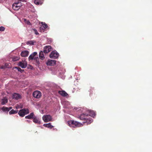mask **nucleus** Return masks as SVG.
Segmentation results:
<instances>
[{
  "mask_svg": "<svg viewBox=\"0 0 152 152\" xmlns=\"http://www.w3.org/2000/svg\"><path fill=\"white\" fill-rule=\"evenodd\" d=\"M69 126L72 127H80L83 125L80 123L74 121H71L68 122Z\"/></svg>",
  "mask_w": 152,
  "mask_h": 152,
  "instance_id": "1",
  "label": "nucleus"
},
{
  "mask_svg": "<svg viewBox=\"0 0 152 152\" xmlns=\"http://www.w3.org/2000/svg\"><path fill=\"white\" fill-rule=\"evenodd\" d=\"M29 110L27 108H23V109L20 110L18 113V114L21 117H24L25 115L28 114L29 113Z\"/></svg>",
  "mask_w": 152,
  "mask_h": 152,
  "instance_id": "2",
  "label": "nucleus"
},
{
  "mask_svg": "<svg viewBox=\"0 0 152 152\" xmlns=\"http://www.w3.org/2000/svg\"><path fill=\"white\" fill-rule=\"evenodd\" d=\"M59 54L56 51H53L50 55V58L56 59L58 57Z\"/></svg>",
  "mask_w": 152,
  "mask_h": 152,
  "instance_id": "3",
  "label": "nucleus"
},
{
  "mask_svg": "<svg viewBox=\"0 0 152 152\" xmlns=\"http://www.w3.org/2000/svg\"><path fill=\"white\" fill-rule=\"evenodd\" d=\"M52 117L50 115H44L42 117V119L45 122H47L51 121Z\"/></svg>",
  "mask_w": 152,
  "mask_h": 152,
  "instance_id": "4",
  "label": "nucleus"
},
{
  "mask_svg": "<svg viewBox=\"0 0 152 152\" xmlns=\"http://www.w3.org/2000/svg\"><path fill=\"white\" fill-rule=\"evenodd\" d=\"M33 95L35 98H39L41 96V94L39 91H36L33 92Z\"/></svg>",
  "mask_w": 152,
  "mask_h": 152,
  "instance_id": "5",
  "label": "nucleus"
},
{
  "mask_svg": "<svg viewBox=\"0 0 152 152\" xmlns=\"http://www.w3.org/2000/svg\"><path fill=\"white\" fill-rule=\"evenodd\" d=\"M27 63L25 61H22L18 63V65L23 68H25L27 66Z\"/></svg>",
  "mask_w": 152,
  "mask_h": 152,
  "instance_id": "6",
  "label": "nucleus"
},
{
  "mask_svg": "<svg viewBox=\"0 0 152 152\" xmlns=\"http://www.w3.org/2000/svg\"><path fill=\"white\" fill-rule=\"evenodd\" d=\"M51 47L50 46H46L44 48L43 52L45 53H48L51 51Z\"/></svg>",
  "mask_w": 152,
  "mask_h": 152,
  "instance_id": "7",
  "label": "nucleus"
},
{
  "mask_svg": "<svg viewBox=\"0 0 152 152\" xmlns=\"http://www.w3.org/2000/svg\"><path fill=\"white\" fill-rule=\"evenodd\" d=\"M19 2H16L13 4L12 5V8L15 10H18L20 8V5H18Z\"/></svg>",
  "mask_w": 152,
  "mask_h": 152,
  "instance_id": "8",
  "label": "nucleus"
},
{
  "mask_svg": "<svg viewBox=\"0 0 152 152\" xmlns=\"http://www.w3.org/2000/svg\"><path fill=\"white\" fill-rule=\"evenodd\" d=\"M92 121V119L88 116L83 123H86L87 124H89L91 123Z\"/></svg>",
  "mask_w": 152,
  "mask_h": 152,
  "instance_id": "9",
  "label": "nucleus"
},
{
  "mask_svg": "<svg viewBox=\"0 0 152 152\" xmlns=\"http://www.w3.org/2000/svg\"><path fill=\"white\" fill-rule=\"evenodd\" d=\"M56 61L53 60H49L47 62V64L48 66H53L56 64Z\"/></svg>",
  "mask_w": 152,
  "mask_h": 152,
  "instance_id": "10",
  "label": "nucleus"
},
{
  "mask_svg": "<svg viewBox=\"0 0 152 152\" xmlns=\"http://www.w3.org/2000/svg\"><path fill=\"white\" fill-rule=\"evenodd\" d=\"M58 93L61 96L63 97H66L68 96V94L64 91H58Z\"/></svg>",
  "mask_w": 152,
  "mask_h": 152,
  "instance_id": "11",
  "label": "nucleus"
},
{
  "mask_svg": "<svg viewBox=\"0 0 152 152\" xmlns=\"http://www.w3.org/2000/svg\"><path fill=\"white\" fill-rule=\"evenodd\" d=\"M13 98L15 99L16 100H18L21 98V96L19 94L17 93H14L13 95Z\"/></svg>",
  "mask_w": 152,
  "mask_h": 152,
  "instance_id": "12",
  "label": "nucleus"
},
{
  "mask_svg": "<svg viewBox=\"0 0 152 152\" xmlns=\"http://www.w3.org/2000/svg\"><path fill=\"white\" fill-rule=\"evenodd\" d=\"M88 116V114H82L80 115V120H83L84 121Z\"/></svg>",
  "mask_w": 152,
  "mask_h": 152,
  "instance_id": "13",
  "label": "nucleus"
},
{
  "mask_svg": "<svg viewBox=\"0 0 152 152\" xmlns=\"http://www.w3.org/2000/svg\"><path fill=\"white\" fill-rule=\"evenodd\" d=\"M29 52L27 50L22 51L21 53V55L22 57H26L28 56Z\"/></svg>",
  "mask_w": 152,
  "mask_h": 152,
  "instance_id": "14",
  "label": "nucleus"
},
{
  "mask_svg": "<svg viewBox=\"0 0 152 152\" xmlns=\"http://www.w3.org/2000/svg\"><path fill=\"white\" fill-rule=\"evenodd\" d=\"M37 54V53L34 52L32 54H31L29 56L28 59L29 60H32L34 59L35 57L34 56Z\"/></svg>",
  "mask_w": 152,
  "mask_h": 152,
  "instance_id": "15",
  "label": "nucleus"
},
{
  "mask_svg": "<svg viewBox=\"0 0 152 152\" xmlns=\"http://www.w3.org/2000/svg\"><path fill=\"white\" fill-rule=\"evenodd\" d=\"M34 116V113H31L29 115L26 116L25 118L26 119H31L33 118Z\"/></svg>",
  "mask_w": 152,
  "mask_h": 152,
  "instance_id": "16",
  "label": "nucleus"
},
{
  "mask_svg": "<svg viewBox=\"0 0 152 152\" xmlns=\"http://www.w3.org/2000/svg\"><path fill=\"white\" fill-rule=\"evenodd\" d=\"M33 121L36 124H41L40 121L39 120L38 118L36 117H34Z\"/></svg>",
  "mask_w": 152,
  "mask_h": 152,
  "instance_id": "17",
  "label": "nucleus"
},
{
  "mask_svg": "<svg viewBox=\"0 0 152 152\" xmlns=\"http://www.w3.org/2000/svg\"><path fill=\"white\" fill-rule=\"evenodd\" d=\"M39 58L42 60H43L45 58V57L44 56V55L43 54V52L42 51H41L39 55Z\"/></svg>",
  "mask_w": 152,
  "mask_h": 152,
  "instance_id": "18",
  "label": "nucleus"
},
{
  "mask_svg": "<svg viewBox=\"0 0 152 152\" xmlns=\"http://www.w3.org/2000/svg\"><path fill=\"white\" fill-rule=\"evenodd\" d=\"M43 126L46 127H48V128H50V129H52L53 127V126H52L50 123H49L47 124H44L43 125Z\"/></svg>",
  "mask_w": 152,
  "mask_h": 152,
  "instance_id": "19",
  "label": "nucleus"
},
{
  "mask_svg": "<svg viewBox=\"0 0 152 152\" xmlns=\"http://www.w3.org/2000/svg\"><path fill=\"white\" fill-rule=\"evenodd\" d=\"M8 102V100L6 98L4 97L2 99L1 104L2 105H4Z\"/></svg>",
  "mask_w": 152,
  "mask_h": 152,
  "instance_id": "20",
  "label": "nucleus"
},
{
  "mask_svg": "<svg viewBox=\"0 0 152 152\" xmlns=\"http://www.w3.org/2000/svg\"><path fill=\"white\" fill-rule=\"evenodd\" d=\"M89 115L92 117H94L96 115L95 113L93 110H91L89 112Z\"/></svg>",
  "mask_w": 152,
  "mask_h": 152,
  "instance_id": "21",
  "label": "nucleus"
},
{
  "mask_svg": "<svg viewBox=\"0 0 152 152\" xmlns=\"http://www.w3.org/2000/svg\"><path fill=\"white\" fill-rule=\"evenodd\" d=\"M18 110H12L9 112V113L10 115L12 114H15L17 113H18Z\"/></svg>",
  "mask_w": 152,
  "mask_h": 152,
  "instance_id": "22",
  "label": "nucleus"
},
{
  "mask_svg": "<svg viewBox=\"0 0 152 152\" xmlns=\"http://www.w3.org/2000/svg\"><path fill=\"white\" fill-rule=\"evenodd\" d=\"M1 109L4 112H8L10 110V109H9V108L4 107H2Z\"/></svg>",
  "mask_w": 152,
  "mask_h": 152,
  "instance_id": "23",
  "label": "nucleus"
},
{
  "mask_svg": "<svg viewBox=\"0 0 152 152\" xmlns=\"http://www.w3.org/2000/svg\"><path fill=\"white\" fill-rule=\"evenodd\" d=\"M34 3L37 5L41 4V1L40 0H35Z\"/></svg>",
  "mask_w": 152,
  "mask_h": 152,
  "instance_id": "24",
  "label": "nucleus"
},
{
  "mask_svg": "<svg viewBox=\"0 0 152 152\" xmlns=\"http://www.w3.org/2000/svg\"><path fill=\"white\" fill-rule=\"evenodd\" d=\"M42 27L45 29L48 27V25L45 23H43V22L42 23Z\"/></svg>",
  "mask_w": 152,
  "mask_h": 152,
  "instance_id": "25",
  "label": "nucleus"
},
{
  "mask_svg": "<svg viewBox=\"0 0 152 152\" xmlns=\"http://www.w3.org/2000/svg\"><path fill=\"white\" fill-rule=\"evenodd\" d=\"M34 41L30 40L27 42L26 44L27 45L29 44L31 45H34Z\"/></svg>",
  "mask_w": 152,
  "mask_h": 152,
  "instance_id": "26",
  "label": "nucleus"
},
{
  "mask_svg": "<svg viewBox=\"0 0 152 152\" xmlns=\"http://www.w3.org/2000/svg\"><path fill=\"white\" fill-rule=\"evenodd\" d=\"M23 20L24 22L26 24H27L28 25H31V23L29 20H27L25 18Z\"/></svg>",
  "mask_w": 152,
  "mask_h": 152,
  "instance_id": "27",
  "label": "nucleus"
},
{
  "mask_svg": "<svg viewBox=\"0 0 152 152\" xmlns=\"http://www.w3.org/2000/svg\"><path fill=\"white\" fill-rule=\"evenodd\" d=\"M15 68L17 69L18 71L20 72L21 73L23 72L24 71L23 69H22L20 67H16Z\"/></svg>",
  "mask_w": 152,
  "mask_h": 152,
  "instance_id": "28",
  "label": "nucleus"
},
{
  "mask_svg": "<svg viewBox=\"0 0 152 152\" xmlns=\"http://www.w3.org/2000/svg\"><path fill=\"white\" fill-rule=\"evenodd\" d=\"M39 30L41 32H44L45 31V29L42 27H40Z\"/></svg>",
  "mask_w": 152,
  "mask_h": 152,
  "instance_id": "29",
  "label": "nucleus"
},
{
  "mask_svg": "<svg viewBox=\"0 0 152 152\" xmlns=\"http://www.w3.org/2000/svg\"><path fill=\"white\" fill-rule=\"evenodd\" d=\"M34 32L35 34L37 35H38L39 34V33L38 32L37 30L35 29H32Z\"/></svg>",
  "mask_w": 152,
  "mask_h": 152,
  "instance_id": "30",
  "label": "nucleus"
},
{
  "mask_svg": "<svg viewBox=\"0 0 152 152\" xmlns=\"http://www.w3.org/2000/svg\"><path fill=\"white\" fill-rule=\"evenodd\" d=\"M19 59V58L18 57H14L13 58V61H17Z\"/></svg>",
  "mask_w": 152,
  "mask_h": 152,
  "instance_id": "31",
  "label": "nucleus"
},
{
  "mask_svg": "<svg viewBox=\"0 0 152 152\" xmlns=\"http://www.w3.org/2000/svg\"><path fill=\"white\" fill-rule=\"evenodd\" d=\"M5 30V28L3 26L0 27V31H4Z\"/></svg>",
  "mask_w": 152,
  "mask_h": 152,
  "instance_id": "32",
  "label": "nucleus"
},
{
  "mask_svg": "<svg viewBox=\"0 0 152 152\" xmlns=\"http://www.w3.org/2000/svg\"><path fill=\"white\" fill-rule=\"evenodd\" d=\"M33 59L35 60L37 62H38L39 61V59L38 57H35Z\"/></svg>",
  "mask_w": 152,
  "mask_h": 152,
  "instance_id": "33",
  "label": "nucleus"
},
{
  "mask_svg": "<svg viewBox=\"0 0 152 152\" xmlns=\"http://www.w3.org/2000/svg\"><path fill=\"white\" fill-rule=\"evenodd\" d=\"M4 66H1V67H0V68L1 69H3L4 68Z\"/></svg>",
  "mask_w": 152,
  "mask_h": 152,
  "instance_id": "34",
  "label": "nucleus"
},
{
  "mask_svg": "<svg viewBox=\"0 0 152 152\" xmlns=\"http://www.w3.org/2000/svg\"><path fill=\"white\" fill-rule=\"evenodd\" d=\"M26 121L28 123H29L30 122H31V121L30 120H26Z\"/></svg>",
  "mask_w": 152,
  "mask_h": 152,
  "instance_id": "35",
  "label": "nucleus"
},
{
  "mask_svg": "<svg viewBox=\"0 0 152 152\" xmlns=\"http://www.w3.org/2000/svg\"><path fill=\"white\" fill-rule=\"evenodd\" d=\"M24 0H19V1H23Z\"/></svg>",
  "mask_w": 152,
  "mask_h": 152,
  "instance_id": "36",
  "label": "nucleus"
},
{
  "mask_svg": "<svg viewBox=\"0 0 152 152\" xmlns=\"http://www.w3.org/2000/svg\"><path fill=\"white\" fill-rule=\"evenodd\" d=\"M12 108V107H10L9 108V109H10H10H11Z\"/></svg>",
  "mask_w": 152,
  "mask_h": 152,
  "instance_id": "37",
  "label": "nucleus"
}]
</instances>
